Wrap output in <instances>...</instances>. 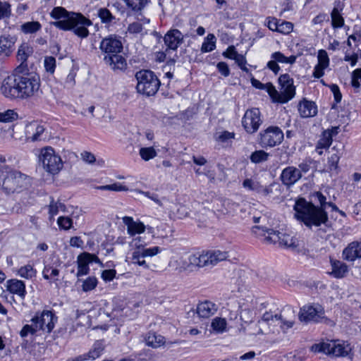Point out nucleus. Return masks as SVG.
Here are the masks:
<instances>
[{"label":"nucleus","instance_id":"1","mask_svg":"<svg viewBox=\"0 0 361 361\" xmlns=\"http://www.w3.org/2000/svg\"><path fill=\"white\" fill-rule=\"evenodd\" d=\"M310 197V201L302 197L296 200L293 207L295 218L310 228L326 225L329 216L326 211L324 210L325 196L318 191L311 194Z\"/></svg>","mask_w":361,"mask_h":361},{"label":"nucleus","instance_id":"2","mask_svg":"<svg viewBox=\"0 0 361 361\" xmlns=\"http://www.w3.org/2000/svg\"><path fill=\"white\" fill-rule=\"evenodd\" d=\"M50 16L52 18L58 20L51 23L54 27L63 30L74 29V33L82 38L88 36L89 31L85 26L90 25L92 23L82 14L68 12L63 7L56 6L52 9Z\"/></svg>","mask_w":361,"mask_h":361},{"label":"nucleus","instance_id":"3","mask_svg":"<svg viewBox=\"0 0 361 361\" xmlns=\"http://www.w3.org/2000/svg\"><path fill=\"white\" fill-rule=\"evenodd\" d=\"M123 48L121 37L116 35H110L100 42L99 49L104 55L103 61L113 71H123L126 68V60L121 55Z\"/></svg>","mask_w":361,"mask_h":361},{"label":"nucleus","instance_id":"4","mask_svg":"<svg viewBox=\"0 0 361 361\" xmlns=\"http://www.w3.org/2000/svg\"><path fill=\"white\" fill-rule=\"evenodd\" d=\"M32 184V178L22 172L8 166L6 180L3 185V192L9 195L27 190Z\"/></svg>","mask_w":361,"mask_h":361},{"label":"nucleus","instance_id":"5","mask_svg":"<svg viewBox=\"0 0 361 361\" xmlns=\"http://www.w3.org/2000/svg\"><path fill=\"white\" fill-rule=\"evenodd\" d=\"M228 257L227 252L221 250H211L202 254H193L188 257L185 262V269L192 267H204L215 266L219 262L226 260Z\"/></svg>","mask_w":361,"mask_h":361},{"label":"nucleus","instance_id":"6","mask_svg":"<svg viewBox=\"0 0 361 361\" xmlns=\"http://www.w3.org/2000/svg\"><path fill=\"white\" fill-rule=\"evenodd\" d=\"M136 90L138 93L150 97L154 95L160 86V81L154 73L149 70H141L136 73Z\"/></svg>","mask_w":361,"mask_h":361},{"label":"nucleus","instance_id":"7","mask_svg":"<svg viewBox=\"0 0 361 361\" xmlns=\"http://www.w3.org/2000/svg\"><path fill=\"white\" fill-rule=\"evenodd\" d=\"M350 344L347 341L331 340L321 342L312 345L311 350L314 353H324L334 357H345L351 351Z\"/></svg>","mask_w":361,"mask_h":361},{"label":"nucleus","instance_id":"8","mask_svg":"<svg viewBox=\"0 0 361 361\" xmlns=\"http://www.w3.org/2000/svg\"><path fill=\"white\" fill-rule=\"evenodd\" d=\"M22 81V75L11 74L8 75L1 82L0 93L10 99H23Z\"/></svg>","mask_w":361,"mask_h":361},{"label":"nucleus","instance_id":"9","mask_svg":"<svg viewBox=\"0 0 361 361\" xmlns=\"http://www.w3.org/2000/svg\"><path fill=\"white\" fill-rule=\"evenodd\" d=\"M39 161L47 172L53 175L57 174L63 168L61 157L55 153L51 147L41 149Z\"/></svg>","mask_w":361,"mask_h":361},{"label":"nucleus","instance_id":"10","mask_svg":"<svg viewBox=\"0 0 361 361\" xmlns=\"http://www.w3.org/2000/svg\"><path fill=\"white\" fill-rule=\"evenodd\" d=\"M259 144L263 148L273 147L281 143L284 135L277 126H269L259 133Z\"/></svg>","mask_w":361,"mask_h":361},{"label":"nucleus","instance_id":"11","mask_svg":"<svg viewBox=\"0 0 361 361\" xmlns=\"http://www.w3.org/2000/svg\"><path fill=\"white\" fill-rule=\"evenodd\" d=\"M23 99L37 95L40 90V78L32 73L22 74Z\"/></svg>","mask_w":361,"mask_h":361},{"label":"nucleus","instance_id":"12","mask_svg":"<svg viewBox=\"0 0 361 361\" xmlns=\"http://www.w3.org/2000/svg\"><path fill=\"white\" fill-rule=\"evenodd\" d=\"M299 319L304 322H322L326 319L324 308L319 304L305 305L300 309Z\"/></svg>","mask_w":361,"mask_h":361},{"label":"nucleus","instance_id":"13","mask_svg":"<svg viewBox=\"0 0 361 361\" xmlns=\"http://www.w3.org/2000/svg\"><path fill=\"white\" fill-rule=\"evenodd\" d=\"M262 123L261 113L257 108L247 109L242 118V125L250 134L257 132Z\"/></svg>","mask_w":361,"mask_h":361},{"label":"nucleus","instance_id":"14","mask_svg":"<svg viewBox=\"0 0 361 361\" xmlns=\"http://www.w3.org/2000/svg\"><path fill=\"white\" fill-rule=\"evenodd\" d=\"M281 85V98L279 103L284 104L292 99L295 95V87L293 85V78L287 73L281 75L279 78Z\"/></svg>","mask_w":361,"mask_h":361},{"label":"nucleus","instance_id":"15","mask_svg":"<svg viewBox=\"0 0 361 361\" xmlns=\"http://www.w3.org/2000/svg\"><path fill=\"white\" fill-rule=\"evenodd\" d=\"M264 231L268 234L265 240L269 243H279V245L286 247L295 248L297 247L295 240L288 234L270 228H266Z\"/></svg>","mask_w":361,"mask_h":361},{"label":"nucleus","instance_id":"16","mask_svg":"<svg viewBox=\"0 0 361 361\" xmlns=\"http://www.w3.org/2000/svg\"><path fill=\"white\" fill-rule=\"evenodd\" d=\"M56 318L51 311L44 310L40 315H36L32 319V322L36 326L37 330L50 333L54 327Z\"/></svg>","mask_w":361,"mask_h":361},{"label":"nucleus","instance_id":"17","mask_svg":"<svg viewBox=\"0 0 361 361\" xmlns=\"http://www.w3.org/2000/svg\"><path fill=\"white\" fill-rule=\"evenodd\" d=\"M92 262L101 263L98 257L94 254L83 252L79 255L77 257L78 271L76 276L79 278L88 274L90 271L89 264Z\"/></svg>","mask_w":361,"mask_h":361},{"label":"nucleus","instance_id":"18","mask_svg":"<svg viewBox=\"0 0 361 361\" xmlns=\"http://www.w3.org/2000/svg\"><path fill=\"white\" fill-rule=\"evenodd\" d=\"M281 320V323L286 326L287 329L291 328L295 322V315L294 311L288 307L283 310V314H273L272 312H265L262 315V321L263 322H269L271 320Z\"/></svg>","mask_w":361,"mask_h":361},{"label":"nucleus","instance_id":"19","mask_svg":"<svg viewBox=\"0 0 361 361\" xmlns=\"http://www.w3.org/2000/svg\"><path fill=\"white\" fill-rule=\"evenodd\" d=\"M184 35L178 29H170L164 35V41L168 49L173 51L177 50L179 46H180L184 42Z\"/></svg>","mask_w":361,"mask_h":361},{"label":"nucleus","instance_id":"20","mask_svg":"<svg viewBox=\"0 0 361 361\" xmlns=\"http://www.w3.org/2000/svg\"><path fill=\"white\" fill-rule=\"evenodd\" d=\"M302 178L300 170L295 166H287L282 170L280 180L288 188L293 186Z\"/></svg>","mask_w":361,"mask_h":361},{"label":"nucleus","instance_id":"21","mask_svg":"<svg viewBox=\"0 0 361 361\" xmlns=\"http://www.w3.org/2000/svg\"><path fill=\"white\" fill-rule=\"evenodd\" d=\"M44 132L43 126L37 122H32L25 127V137L27 141L37 142L42 139Z\"/></svg>","mask_w":361,"mask_h":361},{"label":"nucleus","instance_id":"22","mask_svg":"<svg viewBox=\"0 0 361 361\" xmlns=\"http://www.w3.org/2000/svg\"><path fill=\"white\" fill-rule=\"evenodd\" d=\"M343 257L348 262L361 258V242L353 241L343 250Z\"/></svg>","mask_w":361,"mask_h":361},{"label":"nucleus","instance_id":"23","mask_svg":"<svg viewBox=\"0 0 361 361\" xmlns=\"http://www.w3.org/2000/svg\"><path fill=\"white\" fill-rule=\"evenodd\" d=\"M298 111L302 118L314 117L317 114V106L314 102L303 99L298 106Z\"/></svg>","mask_w":361,"mask_h":361},{"label":"nucleus","instance_id":"24","mask_svg":"<svg viewBox=\"0 0 361 361\" xmlns=\"http://www.w3.org/2000/svg\"><path fill=\"white\" fill-rule=\"evenodd\" d=\"M7 290L12 294L16 295L20 300L25 298V284L23 281L18 279H10L6 281Z\"/></svg>","mask_w":361,"mask_h":361},{"label":"nucleus","instance_id":"25","mask_svg":"<svg viewBox=\"0 0 361 361\" xmlns=\"http://www.w3.org/2000/svg\"><path fill=\"white\" fill-rule=\"evenodd\" d=\"M123 222L127 226V233L130 236L142 233L146 228L142 222L135 221L130 216H124L123 218Z\"/></svg>","mask_w":361,"mask_h":361},{"label":"nucleus","instance_id":"26","mask_svg":"<svg viewBox=\"0 0 361 361\" xmlns=\"http://www.w3.org/2000/svg\"><path fill=\"white\" fill-rule=\"evenodd\" d=\"M217 311L216 305L211 301L205 300L198 304L197 313L200 317L209 318Z\"/></svg>","mask_w":361,"mask_h":361},{"label":"nucleus","instance_id":"27","mask_svg":"<svg viewBox=\"0 0 361 361\" xmlns=\"http://www.w3.org/2000/svg\"><path fill=\"white\" fill-rule=\"evenodd\" d=\"M330 263L331 266L330 275L336 279H342L345 276L346 274L348 272V267L346 264L333 259H330Z\"/></svg>","mask_w":361,"mask_h":361},{"label":"nucleus","instance_id":"28","mask_svg":"<svg viewBox=\"0 0 361 361\" xmlns=\"http://www.w3.org/2000/svg\"><path fill=\"white\" fill-rule=\"evenodd\" d=\"M136 21L130 23L128 26V31L130 34L142 33L144 25L149 23V19L142 16L140 12L137 13Z\"/></svg>","mask_w":361,"mask_h":361},{"label":"nucleus","instance_id":"29","mask_svg":"<svg viewBox=\"0 0 361 361\" xmlns=\"http://www.w3.org/2000/svg\"><path fill=\"white\" fill-rule=\"evenodd\" d=\"M15 43L13 37L10 36L0 37V54H4L5 56H9L13 51Z\"/></svg>","mask_w":361,"mask_h":361},{"label":"nucleus","instance_id":"30","mask_svg":"<svg viewBox=\"0 0 361 361\" xmlns=\"http://www.w3.org/2000/svg\"><path fill=\"white\" fill-rule=\"evenodd\" d=\"M33 53V49L27 44H23L20 46L18 51V60L20 62L21 66H27V60Z\"/></svg>","mask_w":361,"mask_h":361},{"label":"nucleus","instance_id":"31","mask_svg":"<svg viewBox=\"0 0 361 361\" xmlns=\"http://www.w3.org/2000/svg\"><path fill=\"white\" fill-rule=\"evenodd\" d=\"M339 4L338 2L337 5H335L331 13V25L334 28L341 27L344 25V19L340 13L343 8L339 7Z\"/></svg>","mask_w":361,"mask_h":361},{"label":"nucleus","instance_id":"32","mask_svg":"<svg viewBox=\"0 0 361 361\" xmlns=\"http://www.w3.org/2000/svg\"><path fill=\"white\" fill-rule=\"evenodd\" d=\"M146 345L152 348H158L164 343V338L154 332H149L145 338Z\"/></svg>","mask_w":361,"mask_h":361},{"label":"nucleus","instance_id":"33","mask_svg":"<svg viewBox=\"0 0 361 361\" xmlns=\"http://www.w3.org/2000/svg\"><path fill=\"white\" fill-rule=\"evenodd\" d=\"M41 28L42 25L38 21L26 22L20 25V30L25 35L36 33Z\"/></svg>","mask_w":361,"mask_h":361},{"label":"nucleus","instance_id":"34","mask_svg":"<svg viewBox=\"0 0 361 361\" xmlns=\"http://www.w3.org/2000/svg\"><path fill=\"white\" fill-rule=\"evenodd\" d=\"M269 157L270 154L268 152L259 149L253 152L250 156V159L252 163L257 164L267 161Z\"/></svg>","mask_w":361,"mask_h":361},{"label":"nucleus","instance_id":"35","mask_svg":"<svg viewBox=\"0 0 361 361\" xmlns=\"http://www.w3.org/2000/svg\"><path fill=\"white\" fill-rule=\"evenodd\" d=\"M36 274L37 271L30 264L21 267L18 270V275L25 279H32L36 276Z\"/></svg>","mask_w":361,"mask_h":361},{"label":"nucleus","instance_id":"36","mask_svg":"<svg viewBox=\"0 0 361 361\" xmlns=\"http://www.w3.org/2000/svg\"><path fill=\"white\" fill-rule=\"evenodd\" d=\"M216 48V37L214 34H209L204 39L201 51L203 53L210 52Z\"/></svg>","mask_w":361,"mask_h":361},{"label":"nucleus","instance_id":"37","mask_svg":"<svg viewBox=\"0 0 361 361\" xmlns=\"http://www.w3.org/2000/svg\"><path fill=\"white\" fill-rule=\"evenodd\" d=\"M127 6L135 13L140 12L148 4V0H123Z\"/></svg>","mask_w":361,"mask_h":361},{"label":"nucleus","instance_id":"38","mask_svg":"<svg viewBox=\"0 0 361 361\" xmlns=\"http://www.w3.org/2000/svg\"><path fill=\"white\" fill-rule=\"evenodd\" d=\"M18 118V114L13 109H7L0 111V122L10 123L16 121Z\"/></svg>","mask_w":361,"mask_h":361},{"label":"nucleus","instance_id":"39","mask_svg":"<svg viewBox=\"0 0 361 361\" xmlns=\"http://www.w3.org/2000/svg\"><path fill=\"white\" fill-rule=\"evenodd\" d=\"M271 59H274L277 63L293 64L295 62L296 57L293 55L286 57L280 51L274 52L271 54Z\"/></svg>","mask_w":361,"mask_h":361},{"label":"nucleus","instance_id":"40","mask_svg":"<svg viewBox=\"0 0 361 361\" xmlns=\"http://www.w3.org/2000/svg\"><path fill=\"white\" fill-rule=\"evenodd\" d=\"M332 137H331V133L329 131H324L321 135V137L317 142V148L319 149H328L332 143Z\"/></svg>","mask_w":361,"mask_h":361},{"label":"nucleus","instance_id":"41","mask_svg":"<svg viewBox=\"0 0 361 361\" xmlns=\"http://www.w3.org/2000/svg\"><path fill=\"white\" fill-rule=\"evenodd\" d=\"M331 151H336L328 159L329 169L330 171H336L338 169V164L340 159L339 152L337 150V147H332Z\"/></svg>","mask_w":361,"mask_h":361},{"label":"nucleus","instance_id":"42","mask_svg":"<svg viewBox=\"0 0 361 361\" xmlns=\"http://www.w3.org/2000/svg\"><path fill=\"white\" fill-rule=\"evenodd\" d=\"M98 16L99 17L102 23L110 24L115 19V17L106 8H99L98 11Z\"/></svg>","mask_w":361,"mask_h":361},{"label":"nucleus","instance_id":"43","mask_svg":"<svg viewBox=\"0 0 361 361\" xmlns=\"http://www.w3.org/2000/svg\"><path fill=\"white\" fill-rule=\"evenodd\" d=\"M139 154L145 161H149L154 158L157 154L156 150L152 147L140 148Z\"/></svg>","mask_w":361,"mask_h":361},{"label":"nucleus","instance_id":"44","mask_svg":"<svg viewBox=\"0 0 361 361\" xmlns=\"http://www.w3.org/2000/svg\"><path fill=\"white\" fill-rule=\"evenodd\" d=\"M66 206L63 203L60 202H55L53 198L50 201L49 205V214L51 216L56 215L59 210L64 211Z\"/></svg>","mask_w":361,"mask_h":361},{"label":"nucleus","instance_id":"45","mask_svg":"<svg viewBox=\"0 0 361 361\" xmlns=\"http://www.w3.org/2000/svg\"><path fill=\"white\" fill-rule=\"evenodd\" d=\"M132 262L133 264H137L140 267H142L145 269H149V265L147 264L146 261L144 259L143 255L140 253V251L137 250H135L132 254Z\"/></svg>","mask_w":361,"mask_h":361},{"label":"nucleus","instance_id":"46","mask_svg":"<svg viewBox=\"0 0 361 361\" xmlns=\"http://www.w3.org/2000/svg\"><path fill=\"white\" fill-rule=\"evenodd\" d=\"M212 327L217 332H223L226 327V321L224 318L216 317L212 320Z\"/></svg>","mask_w":361,"mask_h":361},{"label":"nucleus","instance_id":"47","mask_svg":"<svg viewBox=\"0 0 361 361\" xmlns=\"http://www.w3.org/2000/svg\"><path fill=\"white\" fill-rule=\"evenodd\" d=\"M264 89L269 96L271 97V99L274 102H279V100L281 98L280 92H279L275 87L270 82L264 84Z\"/></svg>","mask_w":361,"mask_h":361},{"label":"nucleus","instance_id":"48","mask_svg":"<svg viewBox=\"0 0 361 361\" xmlns=\"http://www.w3.org/2000/svg\"><path fill=\"white\" fill-rule=\"evenodd\" d=\"M43 277L45 279H50L59 276V270L51 266H45L42 271Z\"/></svg>","mask_w":361,"mask_h":361},{"label":"nucleus","instance_id":"49","mask_svg":"<svg viewBox=\"0 0 361 361\" xmlns=\"http://www.w3.org/2000/svg\"><path fill=\"white\" fill-rule=\"evenodd\" d=\"M97 279L94 276H90L82 282V290L85 292L90 291L96 288Z\"/></svg>","mask_w":361,"mask_h":361},{"label":"nucleus","instance_id":"50","mask_svg":"<svg viewBox=\"0 0 361 361\" xmlns=\"http://www.w3.org/2000/svg\"><path fill=\"white\" fill-rule=\"evenodd\" d=\"M103 350L104 348L102 343L97 341L93 345V349L88 353V357L92 360H95L99 357Z\"/></svg>","mask_w":361,"mask_h":361},{"label":"nucleus","instance_id":"51","mask_svg":"<svg viewBox=\"0 0 361 361\" xmlns=\"http://www.w3.org/2000/svg\"><path fill=\"white\" fill-rule=\"evenodd\" d=\"M243 185L245 188L249 190L255 191L258 193L260 189L261 184L259 183V182L257 180L247 178L243 181Z\"/></svg>","mask_w":361,"mask_h":361},{"label":"nucleus","instance_id":"52","mask_svg":"<svg viewBox=\"0 0 361 361\" xmlns=\"http://www.w3.org/2000/svg\"><path fill=\"white\" fill-rule=\"evenodd\" d=\"M140 253L143 255L144 258L146 257H154L161 252V248L158 246L146 248L145 247L138 249Z\"/></svg>","mask_w":361,"mask_h":361},{"label":"nucleus","instance_id":"53","mask_svg":"<svg viewBox=\"0 0 361 361\" xmlns=\"http://www.w3.org/2000/svg\"><path fill=\"white\" fill-rule=\"evenodd\" d=\"M318 63L321 66L327 68L329 66V58L327 52L324 49H320L318 51Z\"/></svg>","mask_w":361,"mask_h":361},{"label":"nucleus","instance_id":"54","mask_svg":"<svg viewBox=\"0 0 361 361\" xmlns=\"http://www.w3.org/2000/svg\"><path fill=\"white\" fill-rule=\"evenodd\" d=\"M45 70L53 74L56 68V59L54 56H46L44 61Z\"/></svg>","mask_w":361,"mask_h":361},{"label":"nucleus","instance_id":"55","mask_svg":"<svg viewBox=\"0 0 361 361\" xmlns=\"http://www.w3.org/2000/svg\"><path fill=\"white\" fill-rule=\"evenodd\" d=\"M11 14V5L8 2L0 1V20L8 18Z\"/></svg>","mask_w":361,"mask_h":361},{"label":"nucleus","instance_id":"56","mask_svg":"<svg viewBox=\"0 0 361 361\" xmlns=\"http://www.w3.org/2000/svg\"><path fill=\"white\" fill-rule=\"evenodd\" d=\"M293 23L288 21H280L279 22V26H278V32L287 35L289 34L293 30Z\"/></svg>","mask_w":361,"mask_h":361},{"label":"nucleus","instance_id":"57","mask_svg":"<svg viewBox=\"0 0 361 361\" xmlns=\"http://www.w3.org/2000/svg\"><path fill=\"white\" fill-rule=\"evenodd\" d=\"M57 224L60 228L68 230L72 226L73 221L69 217L60 216L57 220Z\"/></svg>","mask_w":361,"mask_h":361},{"label":"nucleus","instance_id":"58","mask_svg":"<svg viewBox=\"0 0 361 361\" xmlns=\"http://www.w3.org/2000/svg\"><path fill=\"white\" fill-rule=\"evenodd\" d=\"M37 331V328L34 325V323H32L31 325H25L21 329L20 334L21 337L24 338L26 337L28 334H35Z\"/></svg>","mask_w":361,"mask_h":361},{"label":"nucleus","instance_id":"59","mask_svg":"<svg viewBox=\"0 0 361 361\" xmlns=\"http://www.w3.org/2000/svg\"><path fill=\"white\" fill-rule=\"evenodd\" d=\"M361 85V68H357L352 74V85L355 88H359Z\"/></svg>","mask_w":361,"mask_h":361},{"label":"nucleus","instance_id":"60","mask_svg":"<svg viewBox=\"0 0 361 361\" xmlns=\"http://www.w3.org/2000/svg\"><path fill=\"white\" fill-rule=\"evenodd\" d=\"M312 161L310 159H306L298 164V170L300 171L301 174L307 173L311 169Z\"/></svg>","mask_w":361,"mask_h":361},{"label":"nucleus","instance_id":"61","mask_svg":"<svg viewBox=\"0 0 361 361\" xmlns=\"http://www.w3.org/2000/svg\"><path fill=\"white\" fill-rule=\"evenodd\" d=\"M240 54L237 52L234 46H230L228 49L223 53V56L226 58L235 60L237 56Z\"/></svg>","mask_w":361,"mask_h":361},{"label":"nucleus","instance_id":"62","mask_svg":"<svg viewBox=\"0 0 361 361\" xmlns=\"http://www.w3.org/2000/svg\"><path fill=\"white\" fill-rule=\"evenodd\" d=\"M116 274V271L115 269H106L104 270L102 273V279L107 282L112 281Z\"/></svg>","mask_w":361,"mask_h":361},{"label":"nucleus","instance_id":"63","mask_svg":"<svg viewBox=\"0 0 361 361\" xmlns=\"http://www.w3.org/2000/svg\"><path fill=\"white\" fill-rule=\"evenodd\" d=\"M235 137L234 133H231L228 131H224L221 132L218 137H216V140L226 142L229 140L233 139Z\"/></svg>","mask_w":361,"mask_h":361},{"label":"nucleus","instance_id":"64","mask_svg":"<svg viewBox=\"0 0 361 361\" xmlns=\"http://www.w3.org/2000/svg\"><path fill=\"white\" fill-rule=\"evenodd\" d=\"M216 68L219 72L224 75V77H227L230 75V69L228 68V64L226 62H219L216 65Z\"/></svg>","mask_w":361,"mask_h":361}]
</instances>
